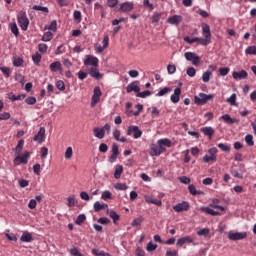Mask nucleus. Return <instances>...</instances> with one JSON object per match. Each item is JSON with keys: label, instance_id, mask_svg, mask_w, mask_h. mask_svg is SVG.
<instances>
[{"label": "nucleus", "instance_id": "1", "mask_svg": "<svg viewBox=\"0 0 256 256\" xmlns=\"http://www.w3.org/2000/svg\"><path fill=\"white\" fill-rule=\"evenodd\" d=\"M202 35L204 38H190L189 36H186L184 41L190 45H192V43H199V45L207 47V45H210L211 43V27H209L208 24H202Z\"/></svg>", "mask_w": 256, "mask_h": 256}, {"label": "nucleus", "instance_id": "2", "mask_svg": "<svg viewBox=\"0 0 256 256\" xmlns=\"http://www.w3.org/2000/svg\"><path fill=\"white\" fill-rule=\"evenodd\" d=\"M17 20L22 31H27V29H29V18L27 17V12L20 11L17 15Z\"/></svg>", "mask_w": 256, "mask_h": 256}, {"label": "nucleus", "instance_id": "3", "mask_svg": "<svg viewBox=\"0 0 256 256\" xmlns=\"http://www.w3.org/2000/svg\"><path fill=\"white\" fill-rule=\"evenodd\" d=\"M215 97L213 94H205L203 92L194 96V103L196 105H205L208 101H211Z\"/></svg>", "mask_w": 256, "mask_h": 256}, {"label": "nucleus", "instance_id": "4", "mask_svg": "<svg viewBox=\"0 0 256 256\" xmlns=\"http://www.w3.org/2000/svg\"><path fill=\"white\" fill-rule=\"evenodd\" d=\"M217 152L216 147L210 148L208 154L202 158L203 163H215L217 161Z\"/></svg>", "mask_w": 256, "mask_h": 256}, {"label": "nucleus", "instance_id": "5", "mask_svg": "<svg viewBox=\"0 0 256 256\" xmlns=\"http://www.w3.org/2000/svg\"><path fill=\"white\" fill-rule=\"evenodd\" d=\"M165 147H161V145L151 144L150 146V155L151 157H159V155L165 153Z\"/></svg>", "mask_w": 256, "mask_h": 256}, {"label": "nucleus", "instance_id": "6", "mask_svg": "<svg viewBox=\"0 0 256 256\" xmlns=\"http://www.w3.org/2000/svg\"><path fill=\"white\" fill-rule=\"evenodd\" d=\"M186 61H191L192 65H199L201 63V57L197 56L195 52H186L184 54Z\"/></svg>", "mask_w": 256, "mask_h": 256}, {"label": "nucleus", "instance_id": "7", "mask_svg": "<svg viewBox=\"0 0 256 256\" xmlns=\"http://www.w3.org/2000/svg\"><path fill=\"white\" fill-rule=\"evenodd\" d=\"M119 11L120 13H131L133 9H135V4L133 2H123L119 4Z\"/></svg>", "mask_w": 256, "mask_h": 256}, {"label": "nucleus", "instance_id": "8", "mask_svg": "<svg viewBox=\"0 0 256 256\" xmlns=\"http://www.w3.org/2000/svg\"><path fill=\"white\" fill-rule=\"evenodd\" d=\"M101 95H103V93L101 92V88L99 86H96L94 88V94L91 99V107H95V105H97V103L101 101Z\"/></svg>", "mask_w": 256, "mask_h": 256}, {"label": "nucleus", "instance_id": "9", "mask_svg": "<svg viewBox=\"0 0 256 256\" xmlns=\"http://www.w3.org/2000/svg\"><path fill=\"white\" fill-rule=\"evenodd\" d=\"M127 135H133L134 139H139L141 138V135H143V132L139 129V126H129L127 130Z\"/></svg>", "mask_w": 256, "mask_h": 256}, {"label": "nucleus", "instance_id": "10", "mask_svg": "<svg viewBox=\"0 0 256 256\" xmlns=\"http://www.w3.org/2000/svg\"><path fill=\"white\" fill-rule=\"evenodd\" d=\"M30 155H31V153H29V152H25L24 153V155H18L15 159H14V161H13V163H14V165H19L20 163H22L23 165H27V163H28V161H29V157H30Z\"/></svg>", "mask_w": 256, "mask_h": 256}, {"label": "nucleus", "instance_id": "11", "mask_svg": "<svg viewBox=\"0 0 256 256\" xmlns=\"http://www.w3.org/2000/svg\"><path fill=\"white\" fill-rule=\"evenodd\" d=\"M84 65L86 67H89L91 65L92 67H99V58L91 55H87L86 59L84 60Z\"/></svg>", "mask_w": 256, "mask_h": 256}, {"label": "nucleus", "instance_id": "12", "mask_svg": "<svg viewBox=\"0 0 256 256\" xmlns=\"http://www.w3.org/2000/svg\"><path fill=\"white\" fill-rule=\"evenodd\" d=\"M247 237V233L245 232H229L228 239L230 241H241V239H245Z\"/></svg>", "mask_w": 256, "mask_h": 256}, {"label": "nucleus", "instance_id": "13", "mask_svg": "<svg viewBox=\"0 0 256 256\" xmlns=\"http://www.w3.org/2000/svg\"><path fill=\"white\" fill-rule=\"evenodd\" d=\"M173 209L176 213H183V211H189L190 205L189 202L183 201L173 206Z\"/></svg>", "mask_w": 256, "mask_h": 256}, {"label": "nucleus", "instance_id": "14", "mask_svg": "<svg viewBox=\"0 0 256 256\" xmlns=\"http://www.w3.org/2000/svg\"><path fill=\"white\" fill-rule=\"evenodd\" d=\"M33 141H36L39 145L45 141V127H40L38 133L33 137Z\"/></svg>", "mask_w": 256, "mask_h": 256}, {"label": "nucleus", "instance_id": "15", "mask_svg": "<svg viewBox=\"0 0 256 256\" xmlns=\"http://www.w3.org/2000/svg\"><path fill=\"white\" fill-rule=\"evenodd\" d=\"M200 131L209 139H213V136L215 135V129L211 126L202 127Z\"/></svg>", "mask_w": 256, "mask_h": 256}, {"label": "nucleus", "instance_id": "16", "mask_svg": "<svg viewBox=\"0 0 256 256\" xmlns=\"http://www.w3.org/2000/svg\"><path fill=\"white\" fill-rule=\"evenodd\" d=\"M249 76V74L247 73V71L245 70H241L239 72L234 71L232 73V77L233 79H235L236 81H241V79H247V77Z\"/></svg>", "mask_w": 256, "mask_h": 256}, {"label": "nucleus", "instance_id": "17", "mask_svg": "<svg viewBox=\"0 0 256 256\" xmlns=\"http://www.w3.org/2000/svg\"><path fill=\"white\" fill-rule=\"evenodd\" d=\"M145 201L146 203L157 205V207H161V205H163V202H161V199H156L153 195H146Z\"/></svg>", "mask_w": 256, "mask_h": 256}, {"label": "nucleus", "instance_id": "18", "mask_svg": "<svg viewBox=\"0 0 256 256\" xmlns=\"http://www.w3.org/2000/svg\"><path fill=\"white\" fill-rule=\"evenodd\" d=\"M181 97V88L177 87L174 89V93L170 96L172 103H178Z\"/></svg>", "mask_w": 256, "mask_h": 256}, {"label": "nucleus", "instance_id": "19", "mask_svg": "<svg viewBox=\"0 0 256 256\" xmlns=\"http://www.w3.org/2000/svg\"><path fill=\"white\" fill-rule=\"evenodd\" d=\"M200 211H201L202 213H206V215H212V217H217V216L221 215V213H219L218 211H215V210L211 209V207H205V206H203V207L200 208Z\"/></svg>", "mask_w": 256, "mask_h": 256}, {"label": "nucleus", "instance_id": "20", "mask_svg": "<svg viewBox=\"0 0 256 256\" xmlns=\"http://www.w3.org/2000/svg\"><path fill=\"white\" fill-rule=\"evenodd\" d=\"M167 21L170 25H179V23H181V21H183V16L174 15V16L169 17Z\"/></svg>", "mask_w": 256, "mask_h": 256}, {"label": "nucleus", "instance_id": "21", "mask_svg": "<svg viewBox=\"0 0 256 256\" xmlns=\"http://www.w3.org/2000/svg\"><path fill=\"white\" fill-rule=\"evenodd\" d=\"M126 91L127 93H132V91H134V93L138 94L141 89L139 88V85H137V82H132L127 86Z\"/></svg>", "mask_w": 256, "mask_h": 256}, {"label": "nucleus", "instance_id": "22", "mask_svg": "<svg viewBox=\"0 0 256 256\" xmlns=\"http://www.w3.org/2000/svg\"><path fill=\"white\" fill-rule=\"evenodd\" d=\"M89 75H91L93 79H101V77H103V75H101V72H99V69H97V67L90 68Z\"/></svg>", "mask_w": 256, "mask_h": 256}, {"label": "nucleus", "instance_id": "23", "mask_svg": "<svg viewBox=\"0 0 256 256\" xmlns=\"http://www.w3.org/2000/svg\"><path fill=\"white\" fill-rule=\"evenodd\" d=\"M113 137L116 141H119L120 143H127V138L121 137V131L115 129L113 131Z\"/></svg>", "mask_w": 256, "mask_h": 256}, {"label": "nucleus", "instance_id": "24", "mask_svg": "<svg viewBox=\"0 0 256 256\" xmlns=\"http://www.w3.org/2000/svg\"><path fill=\"white\" fill-rule=\"evenodd\" d=\"M93 134H94V137H96L97 139H103L105 137V132L103 128H99V127L93 128Z\"/></svg>", "mask_w": 256, "mask_h": 256}, {"label": "nucleus", "instance_id": "25", "mask_svg": "<svg viewBox=\"0 0 256 256\" xmlns=\"http://www.w3.org/2000/svg\"><path fill=\"white\" fill-rule=\"evenodd\" d=\"M107 207H109V205H107L106 203L101 204V202L99 201H96L94 203V211L96 213H99V211H103V209H107Z\"/></svg>", "mask_w": 256, "mask_h": 256}, {"label": "nucleus", "instance_id": "26", "mask_svg": "<svg viewBox=\"0 0 256 256\" xmlns=\"http://www.w3.org/2000/svg\"><path fill=\"white\" fill-rule=\"evenodd\" d=\"M220 200L215 198L211 201L210 203V207H212V209H219L220 211H225V207L219 205Z\"/></svg>", "mask_w": 256, "mask_h": 256}, {"label": "nucleus", "instance_id": "27", "mask_svg": "<svg viewBox=\"0 0 256 256\" xmlns=\"http://www.w3.org/2000/svg\"><path fill=\"white\" fill-rule=\"evenodd\" d=\"M61 69H63V67L59 61L50 64V70L52 73H57V71H61Z\"/></svg>", "mask_w": 256, "mask_h": 256}, {"label": "nucleus", "instance_id": "28", "mask_svg": "<svg viewBox=\"0 0 256 256\" xmlns=\"http://www.w3.org/2000/svg\"><path fill=\"white\" fill-rule=\"evenodd\" d=\"M20 241H22L23 243H31V241H33V236L31 235V233L25 232L22 234Z\"/></svg>", "mask_w": 256, "mask_h": 256}, {"label": "nucleus", "instance_id": "29", "mask_svg": "<svg viewBox=\"0 0 256 256\" xmlns=\"http://www.w3.org/2000/svg\"><path fill=\"white\" fill-rule=\"evenodd\" d=\"M225 123H228V125H233L234 123H237V120L234 118H231L229 114H225L221 117Z\"/></svg>", "mask_w": 256, "mask_h": 256}, {"label": "nucleus", "instance_id": "30", "mask_svg": "<svg viewBox=\"0 0 256 256\" xmlns=\"http://www.w3.org/2000/svg\"><path fill=\"white\" fill-rule=\"evenodd\" d=\"M158 145H160L161 147H171V140H169V138H162L158 140Z\"/></svg>", "mask_w": 256, "mask_h": 256}, {"label": "nucleus", "instance_id": "31", "mask_svg": "<svg viewBox=\"0 0 256 256\" xmlns=\"http://www.w3.org/2000/svg\"><path fill=\"white\" fill-rule=\"evenodd\" d=\"M121 175H123V166L117 165L114 172V178L121 179Z\"/></svg>", "mask_w": 256, "mask_h": 256}, {"label": "nucleus", "instance_id": "32", "mask_svg": "<svg viewBox=\"0 0 256 256\" xmlns=\"http://www.w3.org/2000/svg\"><path fill=\"white\" fill-rule=\"evenodd\" d=\"M11 33L15 35L16 37H19V28L17 27V23L13 22L9 24Z\"/></svg>", "mask_w": 256, "mask_h": 256}, {"label": "nucleus", "instance_id": "33", "mask_svg": "<svg viewBox=\"0 0 256 256\" xmlns=\"http://www.w3.org/2000/svg\"><path fill=\"white\" fill-rule=\"evenodd\" d=\"M244 141L248 147H253V145H255V141H253V135L251 134L246 135Z\"/></svg>", "mask_w": 256, "mask_h": 256}, {"label": "nucleus", "instance_id": "34", "mask_svg": "<svg viewBox=\"0 0 256 256\" xmlns=\"http://www.w3.org/2000/svg\"><path fill=\"white\" fill-rule=\"evenodd\" d=\"M188 190L190 192L191 195H203L202 191H197V188H195V185L190 184L188 186Z\"/></svg>", "mask_w": 256, "mask_h": 256}, {"label": "nucleus", "instance_id": "35", "mask_svg": "<svg viewBox=\"0 0 256 256\" xmlns=\"http://www.w3.org/2000/svg\"><path fill=\"white\" fill-rule=\"evenodd\" d=\"M92 255L95 256H111V254L103 251V250H98V249H92Z\"/></svg>", "mask_w": 256, "mask_h": 256}, {"label": "nucleus", "instance_id": "36", "mask_svg": "<svg viewBox=\"0 0 256 256\" xmlns=\"http://www.w3.org/2000/svg\"><path fill=\"white\" fill-rule=\"evenodd\" d=\"M157 247H158L157 244L150 241L146 246V251H148V253H153V251H155L157 249Z\"/></svg>", "mask_w": 256, "mask_h": 256}, {"label": "nucleus", "instance_id": "37", "mask_svg": "<svg viewBox=\"0 0 256 256\" xmlns=\"http://www.w3.org/2000/svg\"><path fill=\"white\" fill-rule=\"evenodd\" d=\"M167 93H171V88L164 87L156 94V97H163V95H167Z\"/></svg>", "mask_w": 256, "mask_h": 256}, {"label": "nucleus", "instance_id": "38", "mask_svg": "<svg viewBox=\"0 0 256 256\" xmlns=\"http://www.w3.org/2000/svg\"><path fill=\"white\" fill-rule=\"evenodd\" d=\"M109 217H111V219L113 220V223H117V221H119V219H121L119 214H117V212H115L113 210L110 211Z\"/></svg>", "mask_w": 256, "mask_h": 256}, {"label": "nucleus", "instance_id": "39", "mask_svg": "<svg viewBox=\"0 0 256 256\" xmlns=\"http://www.w3.org/2000/svg\"><path fill=\"white\" fill-rule=\"evenodd\" d=\"M32 61H33L34 65H39V63H41V54H39V52H36L32 56Z\"/></svg>", "mask_w": 256, "mask_h": 256}, {"label": "nucleus", "instance_id": "40", "mask_svg": "<svg viewBox=\"0 0 256 256\" xmlns=\"http://www.w3.org/2000/svg\"><path fill=\"white\" fill-rule=\"evenodd\" d=\"M85 219H87V216H85V214H80L75 221L76 225H83Z\"/></svg>", "mask_w": 256, "mask_h": 256}, {"label": "nucleus", "instance_id": "41", "mask_svg": "<svg viewBox=\"0 0 256 256\" xmlns=\"http://www.w3.org/2000/svg\"><path fill=\"white\" fill-rule=\"evenodd\" d=\"M32 9H33L34 11H42V13H49V8L43 7V6H39V5H34V6L32 7Z\"/></svg>", "mask_w": 256, "mask_h": 256}, {"label": "nucleus", "instance_id": "42", "mask_svg": "<svg viewBox=\"0 0 256 256\" xmlns=\"http://www.w3.org/2000/svg\"><path fill=\"white\" fill-rule=\"evenodd\" d=\"M218 148L221 149V151H224L225 153H229V151H231V146L223 143H219Z\"/></svg>", "mask_w": 256, "mask_h": 256}, {"label": "nucleus", "instance_id": "43", "mask_svg": "<svg viewBox=\"0 0 256 256\" xmlns=\"http://www.w3.org/2000/svg\"><path fill=\"white\" fill-rule=\"evenodd\" d=\"M211 75H212V73L210 71L204 72L202 75V81L204 83H209V80L211 79Z\"/></svg>", "mask_w": 256, "mask_h": 256}, {"label": "nucleus", "instance_id": "44", "mask_svg": "<svg viewBox=\"0 0 256 256\" xmlns=\"http://www.w3.org/2000/svg\"><path fill=\"white\" fill-rule=\"evenodd\" d=\"M65 159H72L73 158V148L68 147L64 154Z\"/></svg>", "mask_w": 256, "mask_h": 256}, {"label": "nucleus", "instance_id": "45", "mask_svg": "<svg viewBox=\"0 0 256 256\" xmlns=\"http://www.w3.org/2000/svg\"><path fill=\"white\" fill-rule=\"evenodd\" d=\"M141 223H143V217L142 216H140L138 218H135L132 221L131 225H132V227H139V225H141Z\"/></svg>", "mask_w": 256, "mask_h": 256}, {"label": "nucleus", "instance_id": "46", "mask_svg": "<svg viewBox=\"0 0 256 256\" xmlns=\"http://www.w3.org/2000/svg\"><path fill=\"white\" fill-rule=\"evenodd\" d=\"M0 71H2L3 75H5V77L11 76V68H9V67L2 66V67H0Z\"/></svg>", "mask_w": 256, "mask_h": 256}, {"label": "nucleus", "instance_id": "47", "mask_svg": "<svg viewBox=\"0 0 256 256\" xmlns=\"http://www.w3.org/2000/svg\"><path fill=\"white\" fill-rule=\"evenodd\" d=\"M231 175H233V177H236L237 179H243V174L239 173L238 169L231 168Z\"/></svg>", "mask_w": 256, "mask_h": 256}, {"label": "nucleus", "instance_id": "48", "mask_svg": "<svg viewBox=\"0 0 256 256\" xmlns=\"http://www.w3.org/2000/svg\"><path fill=\"white\" fill-rule=\"evenodd\" d=\"M246 55H256V46H249L245 50Z\"/></svg>", "mask_w": 256, "mask_h": 256}, {"label": "nucleus", "instance_id": "49", "mask_svg": "<svg viewBox=\"0 0 256 256\" xmlns=\"http://www.w3.org/2000/svg\"><path fill=\"white\" fill-rule=\"evenodd\" d=\"M25 103L27 105H35V103H37V98L33 97V96H29L25 99Z\"/></svg>", "mask_w": 256, "mask_h": 256}, {"label": "nucleus", "instance_id": "50", "mask_svg": "<svg viewBox=\"0 0 256 256\" xmlns=\"http://www.w3.org/2000/svg\"><path fill=\"white\" fill-rule=\"evenodd\" d=\"M106 5L107 7H110V9H113L114 7H117V5H119V0H108Z\"/></svg>", "mask_w": 256, "mask_h": 256}, {"label": "nucleus", "instance_id": "51", "mask_svg": "<svg viewBox=\"0 0 256 256\" xmlns=\"http://www.w3.org/2000/svg\"><path fill=\"white\" fill-rule=\"evenodd\" d=\"M186 73L188 77H195V75H197V70H195L193 67H188Z\"/></svg>", "mask_w": 256, "mask_h": 256}, {"label": "nucleus", "instance_id": "52", "mask_svg": "<svg viewBox=\"0 0 256 256\" xmlns=\"http://www.w3.org/2000/svg\"><path fill=\"white\" fill-rule=\"evenodd\" d=\"M197 235L199 237H206V235H209V228H202L197 232Z\"/></svg>", "mask_w": 256, "mask_h": 256}, {"label": "nucleus", "instance_id": "53", "mask_svg": "<svg viewBox=\"0 0 256 256\" xmlns=\"http://www.w3.org/2000/svg\"><path fill=\"white\" fill-rule=\"evenodd\" d=\"M115 189H117V191H127V184H125V183H117L115 185Z\"/></svg>", "mask_w": 256, "mask_h": 256}, {"label": "nucleus", "instance_id": "54", "mask_svg": "<svg viewBox=\"0 0 256 256\" xmlns=\"http://www.w3.org/2000/svg\"><path fill=\"white\" fill-rule=\"evenodd\" d=\"M51 39H53V33H51V32H46L42 36V41L47 42V41H51Z\"/></svg>", "mask_w": 256, "mask_h": 256}, {"label": "nucleus", "instance_id": "55", "mask_svg": "<svg viewBox=\"0 0 256 256\" xmlns=\"http://www.w3.org/2000/svg\"><path fill=\"white\" fill-rule=\"evenodd\" d=\"M56 88L59 90V91H65V82H63V80H58L56 82Z\"/></svg>", "mask_w": 256, "mask_h": 256}, {"label": "nucleus", "instance_id": "56", "mask_svg": "<svg viewBox=\"0 0 256 256\" xmlns=\"http://www.w3.org/2000/svg\"><path fill=\"white\" fill-rule=\"evenodd\" d=\"M151 95V91L146 90L144 92H138L136 97H140L141 99H145V97H149Z\"/></svg>", "mask_w": 256, "mask_h": 256}, {"label": "nucleus", "instance_id": "57", "mask_svg": "<svg viewBox=\"0 0 256 256\" xmlns=\"http://www.w3.org/2000/svg\"><path fill=\"white\" fill-rule=\"evenodd\" d=\"M47 49H48V46L45 43H40L38 45V51H40V53H47Z\"/></svg>", "mask_w": 256, "mask_h": 256}, {"label": "nucleus", "instance_id": "58", "mask_svg": "<svg viewBox=\"0 0 256 256\" xmlns=\"http://www.w3.org/2000/svg\"><path fill=\"white\" fill-rule=\"evenodd\" d=\"M235 101H237V94H232L228 99L227 103L230 105H236Z\"/></svg>", "mask_w": 256, "mask_h": 256}, {"label": "nucleus", "instance_id": "59", "mask_svg": "<svg viewBox=\"0 0 256 256\" xmlns=\"http://www.w3.org/2000/svg\"><path fill=\"white\" fill-rule=\"evenodd\" d=\"M77 201H75V196L68 197V207H75Z\"/></svg>", "mask_w": 256, "mask_h": 256}, {"label": "nucleus", "instance_id": "60", "mask_svg": "<svg viewBox=\"0 0 256 256\" xmlns=\"http://www.w3.org/2000/svg\"><path fill=\"white\" fill-rule=\"evenodd\" d=\"M229 71H230L229 67H224L219 69V73L221 77H225L226 75H229Z\"/></svg>", "mask_w": 256, "mask_h": 256}, {"label": "nucleus", "instance_id": "61", "mask_svg": "<svg viewBox=\"0 0 256 256\" xmlns=\"http://www.w3.org/2000/svg\"><path fill=\"white\" fill-rule=\"evenodd\" d=\"M74 19L77 21V23H81V11L76 10L73 14Z\"/></svg>", "mask_w": 256, "mask_h": 256}, {"label": "nucleus", "instance_id": "62", "mask_svg": "<svg viewBox=\"0 0 256 256\" xmlns=\"http://www.w3.org/2000/svg\"><path fill=\"white\" fill-rule=\"evenodd\" d=\"M143 5H144V7H147V9H149V11H153V9H154L153 4L149 0H144Z\"/></svg>", "mask_w": 256, "mask_h": 256}, {"label": "nucleus", "instance_id": "63", "mask_svg": "<svg viewBox=\"0 0 256 256\" xmlns=\"http://www.w3.org/2000/svg\"><path fill=\"white\" fill-rule=\"evenodd\" d=\"M161 21V14L160 13H155L152 16V23H159Z\"/></svg>", "mask_w": 256, "mask_h": 256}, {"label": "nucleus", "instance_id": "64", "mask_svg": "<svg viewBox=\"0 0 256 256\" xmlns=\"http://www.w3.org/2000/svg\"><path fill=\"white\" fill-rule=\"evenodd\" d=\"M179 255V252L177 250H167L166 256H177Z\"/></svg>", "mask_w": 256, "mask_h": 256}]
</instances>
